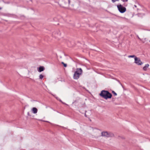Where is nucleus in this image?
I'll return each instance as SVG.
<instances>
[{"instance_id": "f257e3e1", "label": "nucleus", "mask_w": 150, "mask_h": 150, "mask_svg": "<svg viewBox=\"0 0 150 150\" xmlns=\"http://www.w3.org/2000/svg\"><path fill=\"white\" fill-rule=\"evenodd\" d=\"M99 95L101 97L106 100L111 98L112 96V94L109 91L105 90H102Z\"/></svg>"}, {"instance_id": "f03ea898", "label": "nucleus", "mask_w": 150, "mask_h": 150, "mask_svg": "<svg viewBox=\"0 0 150 150\" xmlns=\"http://www.w3.org/2000/svg\"><path fill=\"white\" fill-rule=\"evenodd\" d=\"M82 73V70L81 68H77L75 72L73 78L75 79H78L80 75Z\"/></svg>"}, {"instance_id": "7ed1b4c3", "label": "nucleus", "mask_w": 150, "mask_h": 150, "mask_svg": "<svg viewBox=\"0 0 150 150\" xmlns=\"http://www.w3.org/2000/svg\"><path fill=\"white\" fill-rule=\"evenodd\" d=\"M101 136L106 137H114V135L112 132L104 131L102 132Z\"/></svg>"}, {"instance_id": "20e7f679", "label": "nucleus", "mask_w": 150, "mask_h": 150, "mask_svg": "<svg viewBox=\"0 0 150 150\" xmlns=\"http://www.w3.org/2000/svg\"><path fill=\"white\" fill-rule=\"evenodd\" d=\"M117 8L119 11L121 13H124L126 10L125 7H123L121 4L118 5Z\"/></svg>"}, {"instance_id": "39448f33", "label": "nucleus", "mask_w": 150, "mask_h": 150, "mask_svg": "<svg viewBox=\"0 0 150 150\" xmlns=\"http://www.w3.org/2000/svg\"><path fill=\"white\" fill-rule=\"evenodd\" d=\"M134 63L139 65H141L143 64V63L141 61L140 59L137 57L134 58Z\"/></svg>"}, {"instance_id": "423d86ee", "label": "nucleus", "mask_w": 150, "mask_h": 150, "mask_svg": "<svg viewBox=\"0 0 150 150\" xmlns=\"http://www.w3.org/2000/svg\"><path fill=\"white\" fill-rule=\"evenodd\" d=\"M45 70V68L43 66H40L39 68H38V70L39 72H41Z\"/></svg>"}, {"instance_id": "0eeeda50", "label": "nucleus", "mask_w": 150, "mask_h": 150, "mask_svg": "<svg viewBox=\"0 0 150 150\" xmlns=\"http://www.w3.org/2000/svg\"><path fill=\"white\" fill-rule=\"evenodd\" d=\"M32 111L33 113L34 114H36L37 112L38 109L35 107H33L32 109Z\"/></svg>"}, {"instance_id": "6e6552de", "label": "nucleus", "mask_w": 150, "mask_h": 150, "mask_svg": "<svg viewBox=\"0 0 150 150\" xmlns=\"http://www.w3.org/2000/svg\"><path fill=\"white\" fill-rule=\"evenodd\" d=\"M149 66V65L148 64H145L144 67H143V70L144 71H146L147 69Z\"/></svg>"}, {"instance_id": "1a4fd4ad", "label": "nucleus", "mask_w": 150, "mask_h": 150, "mask_svg": "<svg viewBox=\"0 0 150 150\" xmlns=\"http://www.w3.org/2000/svg\"><path fill=\"white\" fill-rule=\"evenodd\" d=\"M128 57L129 58H133L134 57L135 58V57H137L135 56V55H129L128 56Z\"/></svg>"}, {"instance_id": "9d476101", "label": "nucleus", "mask_w": 150, "mask_h": 150, "mask_svg": "<svg viewBox=\"0 0 150 150\" xmlns=\"http://www.w3.org/2000/svg\"><path fill=\"white\" fill-rule=\"evenodd\" d=\"M39 79H42V78H43L44 76L42 74H40L39 76Z\"/></svg>"}, {"instance_id": "9b49d317", "label": "nucleus", "mask_w": 150, "mask_h": 150, "mask_svg": "<svg viewBox=\"0 0 150 150\" xmlns=\"http://www.w3.org/2000/svg\"><path fill=\"white\" fill-rule=\"evenodd\" d=\"M61 64H63L64 66V67H66L67 66V64L64 63V62H61Z\"/></svg>"}, {"instance_id": "f8f14e48", "label": "nucleus", "mask_w": 150, "mask_h": 150, "mask_svg": "<svg viewBox=\"0 0 150 150\" xmlns=\"http://www.w3.org/2000/svg\"><path fill=\"white\" fill-rule=\"evenodd\" d=\"M112 93L114 94V96H116L117 95V94L113 91H112Z\"/></svg>"}, {"instance_id": "ddd939ff", "label": "nucleus", "mask_w": 150, "mask_h": 150, "mask_svg": "<svg viewBox=\"0 0 150 150\" xmlns=\"http://www.w3.org/2000/svg\"><path fill=\"white\" fill-rule=\"evenodd\" d=\"M119 0H112V1L114 3L116 1H118Z\"/></svg>"}, {"instance_id": "4468645a", "label": "nucleus", "mask_w": 150, "mask_h": 150, "mask_svg": "<svg viewBox=\"0 0 150 150\" xmlns=\"http://www.w3.org/2000/svg\"><path fill=\"white\" fill-rule=\"evenodd\" d=\"M123 2H127L128 1V0H121Z\"/></svg>"}, {"instance_id": "2eb2a0df", "label": "nucleus", "mask_w": 150, "mask_h": 150, "mask_svg": "<svg viewBox=\"0 0 150 150\" xmlns=\"http://www.w3.org/2000/svg\"><path fill=\"white\" fill-rule=\"evenodd\" d=\"M86 111H85V113H86ZM85 116L86 117H87V115H86V113H85Z\"/></svg>"}, {"instance_id": "dca6fc26", "label": "nucleus", "mask_w": 150, "mask_h": 150, "mask_svg": "<svg viewBox=\"0 0 150 150\" xmlns=\"http://www.w3.org/2000/svg\"><path fill=\"white\" fill-rule=\"evenodd\" d=\"M27 114H28V116H30V115L29 112H28Z\"/></svg>"}, {"instance_id": "f3484780", "label": "nucleus", "mask_w": 150, "mask_h": 150, "mask_svg": "<svg viewBox=\"0 0 150 150\" xmlns=\"http://www.w3.org/2000/svg\"><path fill=\"white\" fill-rule=\"evenodd\" d=\"M59 101H60V102H62L63 103L65 104V103H63V102H62V100H59Z\"/></svg>"}, {"instance_id": "a211bd4d", "label": "nucleus", "mask_w": 150, "mask_h": 150, "mask_svg": "<svg viewBox=\"0 0 150 150\" xmlns=\"http://www.w3.org/2000/svg\"><path fill=\"white\" fill-rule=\"evenodd\" d=\"M134 6L135 7H136H136H137V6H136V5H134Z\"/></svg>"}, {"instance_id": "6ab92c4d", "label": "nucleus", "mask_w": 150, "mask_h": 150, "mask_svg": "<svg viewBox=\"0 0 150 150\" xmlns=\"http://www.w3.org/2000/svg\"><path fill=\"white\" fill-rule=\"evenodd\" d=\"M1 8H1V7H0V10L1 9Z\"/></svg>"}, {"instance_id": "aec40b11", "label": "nucleus", "mask_w": 150, "mask_h": 150, "mask_svg": "<svg viewBox=\"0 0 150 150\" xmlns=\"http://www.w3.org/2000/svg\"><path fill=\"white\" fill-rule=\"evenodd\" d=\"M90 121H91V119H90Z\"/></svg>"}]
</instances>
